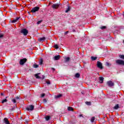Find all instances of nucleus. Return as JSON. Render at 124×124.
Instances as JSON below:
<instances>
[{
    "label": "nucleus",
    "instance_id": "31",
    "mask_svg": "<svg viewBox=\"0 0 124 124\" xmlns=\"http://www.w3.org/2000/svg\"><path fill=\"white\" fill-rule=\"evenodd\" d=\"M5 102H7V99H5L2 100V103H4Z\"/></svg>",
    "mask_w": 124,
    "mask_h": 124
},
{
    "label": "nucleus",
    "instance_id": "10",
    "mask_svg": "<svg viewBox=\"0 0 124 124\" xmlns=\"http://www.w3.org/2000/svg\"><path fill=\"white\" fill-rule=\"evenodd\" d=\"M61 59V56L60 55L55 56L54 57V61H59Z\"/></svg>",
    "mask_w": 124,
    "mask_h": 124
},
{
    "label": "nucleus",
    "instance_id": "8",
    "mask_svg": "<svg viewBox=\"0 0 124 124\" xmlns=\"http://www.w3.org/2000/svg\"><path fill=\"white\" fill-rule=\"evenodd\" d=\"M51 7L53 9H58V8H59V7H60V4L58 3L53 4L52 5Z\"/></svg>",
    "mask_w": 124,
    "mask_h": 124
},
{
    "label": "nucleus",
    "instance_id": "6",
    "mask_svg": "<svg viewBox=\"0 0 124 124\" xmlns=\"http://www.w3.org/2000/svg\"><path fill=\"white\" fill-rule=\"evenodd\" d=\"M107 85H108V87H114L115 84L114 82H112V81L109 80L107 82Z\"/></svg>",
    "mask_w": 124,
    "mask_h": 124
},
{
    "label": "nucleus",
    "instance_id": "27",
    "mask_svg": "<svg viewBox=\"0 0 124 124\" xmlns=\"http://www.w3.org/2000/svg\"><path fill=\"white\" fill-rule=\"evenodd\" d=\"M119 58H120V59H122V60H124V55H119Z\"/></svg>",
    "mask_w": 124,
    "mask_h": 124
},
{
    "label": "nucleus",
    "instance_id": "34",
    "mask_svg": "<svg viewBox=\"0 0 124 124\" xmlns=\"http://www.w3.org/2000/svg\"><path fill=\"white\" fill-rule=\"evenodd\" d=\"M44 96H45V93H42L41 94V97H44Z\"/></svg>",
    "mask_w": 124,
    "mask_h": 124
},
{
    "label": "nucleus",
    "instance_id": "45",
    "mask_svg": "<svg viewBox=\"0 0 124 124\" xmlns=\"http://www.w3.org/2000/svg\"><path fill=\"white\" fill-rule=\"evenodd\" d=\"M123 42H124V40H123Z\"/></svg>",
    "mask_w": 124,
    "mask_h": 124
},
{
    "label": "nucleus",
    "instance_id": "32",
    "mask_svg": "<svg viewBox=\"0 0 124 124\" xmlns=\"http://www.w3.org/2000/svg\"><path fill=\"white\" fill-rule=\"evenodd\" d=\"M100 29L101 30H105V29H106V26H102L100 27Z\"/></svg>",
    "mask_w": 124,
    "mask_h": 124
},
{
    "label": "nucleus",
    "instance_id": "16",
    "mask_svg": "<svg viewBox=\"0 0 124 124\" xmlns=\"http://www.w3.org/2000/svg\"><path fill=\"white\" fill-rule=\"evenodd\" d=\"M70 61V57H66L65 58V62H68Z\"/></svg>",
    "mask_w": 124,
    "mask_h": 124
},
{
    "label": "nucleus",
    "instance_id": "35",
    "mask_svg": "<svg viewBox=\"0 0 124 124\" xmlns=\"http://www.w3.org/2000/svg\"><path fill=\"white\" fill-rule=\"evenodd\" d=\"M68 32H69V31H65V32H64V34L65 35H66V34H67L68 33Z\"/></svg>",
    "mask_w": 124,
    "mask_h": 124
},
{
    "label": "nucleus",
    "instance_id": "15",
    "mask_svg": "<svg viewBox=\"0 0 124 124\" xmlns=\"http://www.w3.org/2000/svg\"><path fill=\"white\" fill-rule=\"evenodd\" d=\"M19 19H20V17H16V18L12 20L11 22H12V23H16V22H17V21H18V20H19Z\"/></svg>",
    "mask_w": 124,
    "mask_h": 124
},
{
    "label": "nucleus",
    "instance_id": "38",
    "mask_svg": "<svg viewBox=\"0 0 124 124\" xmlns=\"http://www.w3.org/2000/svg\"><path fill=\"white\" fill-rule=\"evenodd\" d=\"M46 84H47V85H50V84H51V82H50L49 81H46Z\"/></svg>",
    "mask_w": 124,
    "mask_h": 124
},
{
    "label": "nucleus",
    "instance_id": "25",
    "mask_svg": "<svg viewBox=\"0 0 124 124\" xmlns=\"http://www.w3.org/2000/svg\"><path fill=\"white\" fill-rule=\"evenodd\" d=\"M94 120H95V117H92L91 120V122L93 123L94 122Z\"/></svg>",
    "mask_w": 124,
    "mask_h": 124
},
{
    "label": "nucleus",
    "instance_id": "44",
    "mask_svg": "<svg viewBox=\"0 0 124 124\" xmlns=\"http://www.w3.org/2000/svg\"><path fill=\"white\" fill-rule=\"evenodd\" d=\"M28 14H30V12H28Z\"/></svg>",
    "mask_w": 124,
    "mask_h": 124
},
{
    "label": "nucleus",
    "instance_id": "13",
    "mask_svg": "<svg viewBox=\"0 0 124 124\" xmlns=\"http://www.w3.org/2000/svg\"><path fill=\"white\" fill-rule=\"evenodd\" d=\"M39 74H40V73L36 74L34 75L35 77L36 78V79H40L41 78V77H39L38 75H39Z\"/></svg>",
    "mask_w": 124,
    "mask_h": 124
},
{
    "label": "nucleus",
    "instance_id": "46",
    "mask_svg": "<svg viewBox=\"0 0 124 124\" xmlns=\"http://www.w3.org/2000/svg\"><path fill=\"white\" fill-rule=\"evenodd\" d=\"M22 117H21V119H22Z\"/></svg>",
    "mask_w": 124,
    "mask_h": 124
},
{
    "label": "nucleus",
    "instance_id": "33",
    "mask_svg": "<svg viewBox=\"0 0 124 124\" xmlns=\"http://www.w3.org/2000/svg\"><path fill=\"white\" fill-rule=\"evenodd\" d=\"M12 101L14 103H16V99H12Z\"/></svg>",
    "mask_w": 124,
    "mask_h": 124
},
{
    "label": "nucleus",
    "instance_id": "18",
    "mask_svg": "<svg viewBox=\"0 0 124 124\" xmlns=\"http://www.w3.org/2000/svg\"><path fill=\"white\" fill-rule=\"evenodd\" d=\"M45 119H46V121L48 122V121H49L50 119H51V117H50V116H47L45 117Z\"/></svg>",
    "mask_w": 124,
    "mask_h": 124
},
{
    "label": "nucleus",
    "instance_id": "42",
    "mask_svg": "<svg viewBox=\"0 0 124 124\" xmlns=\"http://www.w3.org/2000/svg\"><path fill=\"white\" fill-rule=\"evenodd\" d=\"M25 123H26V124H28V120H26V121H25Z\"/></svg>",
    "mask_w": 124,
    "mask_h": 124
},
{
    "label": "nucleus",
    "instance_id": "2",
    "mask_svg": "<svg viewBox=\"0 0 124 124\" xmlns=\"http://www.w3.org/2000/svg\"><path fill=\"white\" fill-rule=\"evenodd\" d=\"M39 9H40V8L39 7L36 6L32 8V9L31 11V12L32 13H35V12L39 11Z\"/></svg>",
    "mask_w": 124,
    "mask_h": 124
},
{
    "label": "nucleus",
    "instance_id": "22",
    "mask_svg": "<svg viewBox=\"0 0 124 124\" xmlns=\"http://www.w3.org/2000/svg\"><path fill=\"white\" fill-rule=\"evenodd\" d=\"M39 65L34 63L33 65V67L34 68H37L38 67H39Z\"/></svg>",
    "mask_w": 124,
    "mask_h": 124
},
{
    "label": "nucleus",
    "instance_id": "21",
    "mask_svg": "<svg viewBox=\"0 0 124 124\" xmlns=\"http://www.w3.org/2000/svg\"><path fill=\"white\" fill-rule=\"evenodd\" d=\"M96 59H97V57H93V56L91 57L92 61H95V60H96Z\"/></svg>",
    "mask_w": 124,
    "mask_h": 124
},
{
    "label": "nucleus",
    "instance_id": "23",
    "mask_svg": "<svg viewBox=\"0 0 124 124\" xmlns=\"http://www.w3.org/2000/svg\"><path fill=\"white\" fill-rule=\"evenodd\" d=\"M68 111H73V108L69 107H68Z\"/></svg>",
    "mask_w": 124,
    "mask_h": 124
},
{
    "label": "nucleus",
    "instance_id": "14",
    "mask_svg": "<svg viewBox=\"0 0 124 124\" xmlns=\"http://www.w3.org/2000/svg\"><path fill=\"white\" fill-rule=\"evenodd\" d=\"M99 80L100 81V83L101 84H102V83H103V81L104 80V78H103V77H100L99 78Z\"/></svg>",
    "mask_w": 124,
    "mask_h": 124
},
{
    "label": "nucleus",
    "instance_id": "37",
    "mask_svg": "<svg viewBox=\"0 0 124 124\" xmlns=\"http://www.w3.org/2000/svg\"><path fill=\"white\" fill-rule=\"evenodd\" d=\"M2 37H3V34H0V38H2Z\"/></svg>",
    "mask_w": 124,
    "mask_h": 124
},
{
    "label": "nucleus",
    "instance_id": "28",
    "mask_svg": "<svg viewBox=\"0 0 124 124\" xmlns=\"http://www.w3.org/2000/svg\"><path fill=\"white\" fill-rule=\"evenodd\" d=\"M106 65L107 66H111V65H112V64H111V63H109L108 62H106Z\"/></svg>",
    "mask_w": 124,
    "mask_h": 124
},
{
    "label": "nucleus",
    "instance_id": "9",
    "mask_svg": "<svg viewBox=\"0 0 124 124\" xmlns=\"http://www.w3.org/2000/svg\"><path fill=\"white\" fill-rule=\"evenodd\" d=\"M45 40H46V38H45V37H43L38 39V41L39 42H42L43 41H45Z\"/></svg>",
    "mask_w": 124,
    "mask_h": 124
},
{
    "label": "nucleus",
    "instance_id": "20",
    "mask_svg": "<svg viewBox=\"0 0 124 124\" xmlns=\"http://www.w3.org/2000/svg\"><path fill=\"white\" fill-rule=\"evenodd\" d=\"M62 94H60L59 95H57V96H55V98H60V97H62Z\"/></svg>",
    "mask_w": 124,
    "mask_h": 124
},
{
    "label": "nucleus",
    "instance_id": "26",
    "mask_svg": "<svg viewBox=\"0 0 124 124\" xmlns=\"http://www.w3.org/2000/svg\"><path fill=\"white\" fill-rule=\"evenodd\" d=\"M85 104H86V105H88L89 106L91 105V102H86Z\"/></svg>",
    "mask_w": 124,
    "mask_h": 124
},
{
    "label": "nucleus",
    "instance_id": "41",
    "mask_svg": "<svg viewBox=\"0 0 124 124\" xmlns=\"http://www.w3.org/2000/svg\"><path fill=\"white\" fill-rule=\"evenodd\" d=\"M82 94H84V91L81 92Z\"/></svg>",
    "mask_w": 124,
    "mask_h": 124
},
{
    "label": "nucleus",
    "instance_id": "24",
    "mask_svg": "<svg viewBox=\"0 0 124 124\" xmlns=\"http://www.w3.org/2000/svg\"><path fill=\"white\" fill-rule=\"evenodd\" d=\"M76 78H79L80 77V74L79 73H76L75 75Z\"/></svg>",
    "mask_w": 124,
    "mask_h": 124
},
{
    "label": "nucleus",
    "instance_id": "12",
    "mask_svg": "<svg viewBox=\"0 0 124 124\" xmlns=\"http://www.w3.org/2000/svg\"><path fill=\"white\" fill-rule=\"evenodd\" d=\"M3 121L4 123H5V124H10L9 121H8V119H7L6 118H5Z\"/></svg>",
    "mask_w": 124,
    "mask_h": 124
},
{
    "label": "nucleus",
    "instance_id": "4",
    "mask_svg": "<svg viewBox=\"0 0 124 124\" xmlns=\"http://www.w3.org/2000/svg\"><path fill=\"white\" fill-rule=\"evenodd\" d=\"M21 33H23V35H27L29 33V31L26 29H23L20 31Z\"/></svg>",
    "mask_w": 124,
    "mask_h": 124
},
{
    "label": "nucleus",
    "instance_id": "3",
    "mask_svg": "<svg viewBox=\"0 0 124 124\" xmlns=\"http://www.w3.org/2000/svg\"><path fill=\"white\" fill-rule=\"evenodd\" d=\"M34 109V106L32 105H30L26 108V110H27V111H33Z\"/></svg>",
    "mask_w": 124,
    "mask_h": 124
},
{
    "label": "nucleus",
    "instance_id": "30",
    "mask_svg": "<svg viewBox=\"0 0 124 124\" xmlns=\"http://www.w3.org/2000/svg\"><path fill=\"white\" fill-rule=\"evenodd\" d=\"M54 47L55 49H59V46L58 45H55Z\"/></svg>",
    "mask_w": 124,
    "mask_h": 124
},
{
    "label": "nucleus",
    "instance_id": "39",
    "mask_svg": "<svg viewBox=\"0 0 124 124\" xmlns=\"http://www.w3.org/2000/svg\"><path fill=\"white\" fill-rule=\"evenodd\" d=\"M19 99V96H17L16 97V99L18 100Z\"/></svg>",
    "mask_w": 124,
    "mask_h": 124
},
{
    "label": "nucleus",
    "instance_id": "1",
    "mask_svg": "<svg viewBox=\"0 0 124 124\" xmlns=\"http://www.w3.org/2000/svg\"><path fill=\"white\" fill-rule=\"evenodd\" d=\"M116 64L118 65H124V61L122 60H116L115 61Z\"/></svg>",
    "mask_w": 124,
    "mask_h": 124
},
{
    "label": "nucleus",
    "instance_id": "7",
    "mask_svg": "<svg viewBox=\"0 0 124 124\" xmlns=\"http://www.w3.org/2000/svg\"><path fill=\"white\" fill-rule=\"evenodd\" d=\"M97 66L100 69H103V66H102V63L101 62L98 61L97 62Z\"/></svg>",
    "mask_w": 124,
    "mask_h": 124
},
{
    "label": "nucleus",
    "instance_id": "29",
    "mask_svg": "<svg viewBox=\"0 0 124 124\" xmlns=\"http://www.w3.org/2000/svg\"><path fill=\"white\" fill-rule=\"evenodd\" d=\"M42 21H43V20H39V21H38L37 22V25H39V24H41V23H42Z\"/></svg>",
    "mask_w": 124,
    "mask_h": 124
},
{
    "label": "nucleus",
    "instance_id": "17",
    "mask_svg": "<svg viewBox=\"0 0 124 124\" xmlns=\"http://www.w3.org/2000/svg\"><path fill=\"white\" fill-rule=\"evenodd\" d=\"M120 108V106H119V104H116L115 107H114V109L115 110H117V109H119Z\"/></svg>",
    "mask_w": 124,
    "mask_h": 124
},
{
    "label": "nucleus",
    "instance_id": "19",
    "mask_svg": "<svg viewBox=\"0 0 124 124\" xmlns=\"http://www.w3.org/2000/svg\"><path fill=\"white\" fill-rule=\"evenodd\" d=\"M69 11H70V7L69 6H68V8L66 9V10L65 11V13H67Z\"/></svg>",
    "mask_w": 124,
    "mask_h": 124
},
{
    "label": "nucleus",
    "instance_id": "11",
    "mask_svg": "<svg viewBox=\"0 0 124 124\" xmlns=\"http://www.w3.org/2000/svg\"><path fill=\"white\" fill-rule=\"evenodd\" d=\"M39 65H42L43 64V59L42 58H41L39 60Z\"/></svg>",
    "mask_w": 124,
    "mask_h": 124
},
{
    "label": "nucleus",
    "instance_id": "40",
    "mask_svg": "<svg viewBox=\"0 0 124 124\" xmlns=\"http://www.w3.org/2000/svg\"><path fill=\"white\" fill-rule=\"evenodd\" d=\"M79 117H82V118H84V116H83L82 114L79 115Z\"/></svg>",
    "mask_w": 124,
    "mask_h": 124
},
{
    "label": "nucleus",
    "instance_id": "43",
    "mask_svg": "<svg viewBox=\"0 0 124 124\" xmlns=\"http://www.w3.org/2000/svg\"><path fill=\"white\" fill-rule=\"evenodd\" d=\"M44 78H45V77H44L43 78V79H44Z\"/></svg>",
    "mask_w": 124,
    "mask_h": 124
},
{
    "label": "nucleus",
    "instance_id": "5",
    "mask_svg": "<svg viewBox=\"0 0 124 124\" xmlns=\"http://www.w3.org/2000/svg\"><path fill=\"white\" fill-rule=\"evenodd\" d=\"M27 61H28V60H27L26 58H24L23 59H21L19 62V64L20 65H23L25 64V63H26V62H27Z\"/></svg>",
    "mask_w": 124,
    "mask_h": 124
},
{
    "label": "nucleus",
    "instance_id": "36",
    "mask_svg": "<svg viewBox=\"0 0 124 124\" xmlns=\"http://www.w3.org/2000/svg\"><path fill=\"white\" fill-rule=\"evenodd\" d=\"M43 102H44V103H46V102H47V100L46 99H44Z\"/></svg>",
    "mask_w": 124,
    "mask_h": 124
}]
</instances>
